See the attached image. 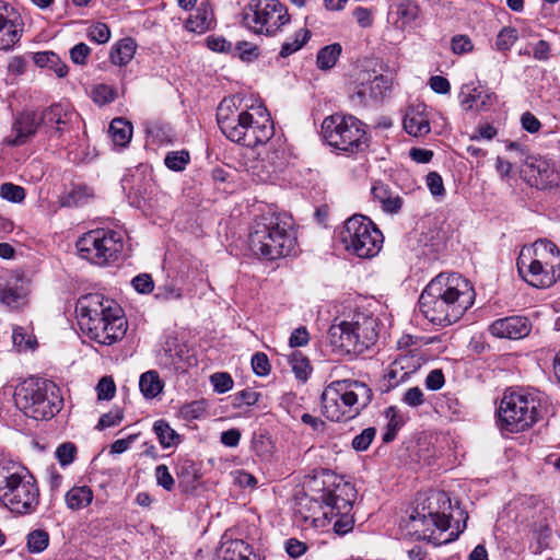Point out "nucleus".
<instances>
[{
    "label": "nucleus",
    "instance_id": "f3484780",
    "mask_svg": "<svg viewBox=\"0 0 560 560\" xmlns=\"http://www.w3.org/2000/svg\"><path fill=\"white\" fill-rule=\"evenodd\" d=\"M410 521L416 532L421 530V537L429 540H435V537H433L435 530L442 533L452 527L451 516L444 512L433 511L431 505L427 513L416 511V514L410 515Z\"/></svg>",
    "mask_w": 560,
    "mask_h": 560
},
{
    "label": "nucleus",
    "instance_id": "ea45409f",
    "mask_svg": "<svg viewBox=\"0 0 560 560\" xmlns=\"http://www.w3.org/2000/svg\"><path fill=\"white\" fill-rule=\"evenodd\" d=\"M289 363L295 377L302 382H305L311 373V365L308 359L300 351H294L289 357Z\"/></svg>",
    "mask_w": 560,
    "mask_h": 560
},
{
    "label": "nucleus",
    "instance_id": "bf43d9fd",
    "mask_svg": "<svg viewBox=\"0 0 560 560\" xmlns=\"http://www.w3.org/2000/svg\"><path fill=\"white\" fill-rule=\"evenodd\" d=\"M196 475L195 464L189 459H179L176 465V476L189 481Z\"/></svg>",
    "mask_w": 560,
    "mask_h": 560
},
{
    "label": "nucleus",
    "instance_id": "4d7b16f0",
    "mask_svg": "<svg viewBox=\"0 0 560 560\" xmlns=\"http://www.w3.org/2000/svg\"><path fill=\"white\" fill-rule=\"evenodd\" d=\"M538 174V180L542 188H552L559 186L560 176L556 171L544 168L539 170Z\"/></svg>",
    "mask_w": 560,
    "mask_h": 560
},
{
    "label": "nucleus",
    "instance_id": "7ed1b4c3",
    "mask_svg": "<svg viewBox=\"0 0 560 560\" xmlns=\"http://www.w3.org/2000/svg\"><path fill=\"white\" fill-rule=\"evenodd\" d=\"M249 246L255 255L269 260L289 256L296 246L291 220L275 214L256 220L249 233Z\"/></svg>",
    "mask_w": 560,
    "mask_h": 560
},
{
    "label": "nucleus",
    "instance_id": "37998d69",
    "mask_svg": "<svg viewBox=\"0 0 560 560\" xmlns=\"http://www.w3.org/2000/svg\"><path fill=\"white\" fill-rule=\"evenodd\" d=\"M330 520H335L332 528L338 535H345L352 530L354 525V518L351 512L339 513L338 515L328 516Z\"/></svg>",
    "mask_w": 560,
    "mask_h": 560
},
{
    "label": "nucleus",
    "instance_id": "a19ab883",
    "mask_svg": "<svg viewBox=\"0 0 560 560\" xmlns=\"http://www.w3.org/2000/svg\"><path fill=\"white\" fill-rule=\"evenodd\" d=\"M12 341L19 351L33 350L37 345L36 338L23 327L13 329Z\"/></svg>",
    "mask_w": 560,
    "mask_h": 560
},
{
    "label": "nucleus",
    "instance_id": "e2e57ef3",
    "mask_svg": "<svg viewBox=\"0 0 560 560\" xmlns=\"http://www.w3.org/2000/svg\"><path fill=\"white\" fill-rule=\"evenodd\" d=\"M402 401L410 407H419L424 402L423 392L419 387H411L404 394Z\"/></svg>",
    "mask_w": 560,
    "mask_h": 560
},
{
    "label": "nucleus",
    "instance_id": "6ab92c4d",
    "mask_svg": "<svg viewBox=\"0 0 560 560\" xmlns=\"http://www.w3.org/2000/svg\"><path fill=\"white\" fill-rule=\"evenodd\" d=\"M79 114L67 104H55L45 109L40 115V124L52 128L56 132H63L78 124Z\"/></svg>",
    "mask_w": 560,
    "mask_h": 560
},
{
    "label": "nucleus",
    "instance_id": "423d86ee",
    "mask_svg": "<svg viewBox=\"0 0 560 560\" xmlns=\"http://www.w3.org/2000/svg\"><path fill=\"white\" fill-rule=\"evenodd\" d=\"M378 338V322L371 314L355 313L349 320L332 324L327 340L332 351L340 354H360Z\"/></svg>",
    "mask_w": 560,
    "mask_h": 560
},
{
    "label": "nucleus",
    "instance_id": "8fccbe9b",
    "mask_svg": "<svg viewBox=\"0 0 560 560\" xmlns=\"http://www.w3.org/2000/svg\"><path fill=\"white\" fill-rule=\"evenodd\" d=\"M77 456V446L71 442L60 444L56 450V457L61 466L70 465Z\"/></svg>",
    "mask_w": 560,
    "mask_h": 560
},
{
    "label": "nucleus",
    "instance_id": "ddd939ff",
    "mask_svg": "<svg viewBox=\"0 0 560 560\" xmlns=\"http://www.w3.org/2000/svg\"><path fill=\"white\" fill-rule=\"evenodd\" d=\"M231 100H223L217 110V121L220 130L232 142L242 145L245 139L246 126L253 122V112L233 109Z\"/></svg>",
    "mask_w": 560,
    "mask_h": 560
},
{
    "label": "nucleus",
    "instance_id": "5701e85b",
    "mask_svg": "<svg viewBox=\"0 0 560 560\" xmlns=\"http://www.w3.org/2000/svg\"><path fill=\"white\" fill-rule=\"evenodd\" d=\"M27 294V281L23 277L14 275L4 287L0 288V302L11 308H18L26 303Z\"/></svg>",
    "mask_w": 560,
    "mask_h": 560
},
{
    "label": "nucleus",
    "instance_id": "774afa93",
    "mask_svg": "<svg viewBox=\"0 0 560 560\" xmlns=\"http://www.w3.org/2000/svg\"><path fill=\"white\" fill-rule=\"evenodd\" d=\"M306 550V545L295 538H291L285 542V551L292 558L301 557L302 555L305 553Z\"/></svg>",
    "mask_w": 560,
    "mask_h": 560
},
{
    "label": "nucleus",
    "instance_id": "c85d7f7f",
    "mask_svg": "<svg viewBox=\"0 0 560 560\" xmlns=\"http://www.w3.org/2000/svg\"><path fill=\"white\" fill-rule=\"evenodd\" d=\"M125 231L112 230L107 226V264L128 256L129 248L125 244Z\"/></svg>",
    "mask_w": 560,
    "mask_h": 560
},
{
    "label": "nucleus",
    "instance_id": "680f3d73",
    "mask_svg": "<svg viewBox=\"0 0 560 560\" xmlns=\"http://www.w3.org/2000/svg\"><path fill=\"white\" fill-rule=\"evenodd\" d=\"M205 411L201 401H192L182 407L180 415L186 420L198 419Z\"/></svg>",
    "mask_w": 560,
    "mask_h": 560
},
{
    "label": "nucleus",
    "instance_id": "6e6552de",
    "mask_svg": "<svg viewBox=\"0 0 560 560\" xmlns=\"http://www.w3.org/2000/svg\"><path fill=\"white\" fill-rule=\"evenodd\" d=\"M15 405L26 417L48 420L59 412L62 397L57 385L48 380H27L14 395Z\"/></svg>",
    "mask_w": 560,
    "mask_h": 560
},
{
    "label": "nucleus",
    "instance_id": "69168bd1",
    "mask_svg": "<svg viewBox=\"0 0 560 560\" xmlns=\"http://www.w3.org/2000/svg\"><path fill=\"white\" fill-rule=\"evenodd\" d=\"M90 54V48L84 43H79L70 49V58L75 65H84Z\"/></svg>",
    "mask_w": 560,
    "mask_h": 560
},
{
    "label": "nucleus",
    "instance_id": "c03bdc74",
    "mask_svg": "<svg viewBox=\"0 0 560 560\" xmlns=\"http://www.w3.org/2000/svg\"><path fill=\"white\" fill-rule=\"evenodd\" d=\"M517 38H518V34L514 27H510V26L503 27L497 36V40H495L497 49L498 50H509L514 45V43L516 42Z\"/></svg>",
    "mask_w": 560,
    "mask_h": 560
},
{
    "label": "nucleus",
    "instance_id": "7c9ffc66",
    "mask_svg": "<svg viewBox=\"0 0 560 560\" xmlns=\"http://www.w3.org/2000/svg\"><path fill=\"white\" fill-rule=\"evenodd\" d=\"M139 388L147 399H153L160 395L164 388V383L154 370L141 374L139 378Z\"/></svg>",
    "mask_w": 560,
    "mask_h": 560
},
{
    "label": "nucleus",
    "instance_id": "c9c22d12",
    "mask_svg": "<svg viewBox=\"0 0 560 560\" xmlns=\"http://www.w3.org/2000/svg\"><path fill=\"white\" fill-rule=\"evenodd\" d=\"M212 21V11L205 4H201L197 13L187 20L186 27L190 32L201 34L211 27Z\"/></svg>",
    "mask_w": 560,
    "mask_h": 560
},
{
    "label": "nucleus",
    "instance_id": "2f4dec72",
    "mask_svg": "<svg viewBox=\"0 0 560 560\" xmlns=\"http://www.w3.org/2000/svg\"><path fill=\"white\" fill-rule=\"evenodd\" d=\"M419 13L420 9L415 2L410 0H402L397 5L398 18L396 25L402 31L411 28L413 23L418 20Z\"/></svg>",
    "mask_w": 560,
    "mask_h": 560
},
{
    "label": "nucleus",
    "instance_id": "72a5a7b5",
    "mask_svg": "<svg viewBox=\"0 0 560 560\" xmlns=\"http://www.w3.org/2000/svg\"><path fill=\"white\" fill-rule=\"evenodd\" d=\"M93 500V492L88 486L71 488L66 493L67 506L71 510H80L88 506Z\"/></svg>",
    "mask_w": 560,
    "mask_h": 560
},
{
    "label": "nucleus",
    "instance_id": "412c9836",
    "mask_svg": "<svg viewBox=\"0 0 560 560\" xmlns=\"http://www.w3.org/2000/svg\"><path fill=\"white\" fill-rule=\"evenodd\" d=\"M489 330L494 337L521 339L529 334L530 324L526 317L509 316L494 320Z\"/></svg>",
    "mask_w": 560,
    "mask_h": 560
},
{
    "label": "nucleus",
    "instance_id": "cd10ccee",
    "mask_svg": "<svg viewBox=\"0 0 560 560\" xmlns=\"http://www.w3.org/2000/svg\"><path fill=\"white\" fill-rule=\"evenodd\" d=\"M259 163H261V174H259L260 179L266 180L270 178L272 173L280 171L284 166V148H272L271 144L269 150L266 152L265 156L260 160Z\"/></svg>",
    "mask_w": 560,
    "mask_h": 560
},
{
    "label": "nucleus",
    "instance_id": "c756f323",
    "mask_svg": "<svg viewBox=\"0 0 560 560\" xmlns=\"http://www.w3.org/2000/svg\"><path fill=\"white\" fill-rule=\"evenodd\" d=\"M32 59L37 67L52 70L58 78H65L68 74V66L54 51L35 52Z\"/></svg>",
    "mask_w": 560,
    "mask_h": 560
},
{
    "label": "nucleus",
    "instance_id": "79ce46f5",
    "mask_svg": "<svg viewBox=\"0 0 560 560\" xmlns=\"http://www.w3.org/2000/svg\"><path fill=\"white\" fill-rule=\"evenodd\" d=\"M189 153L185 150H182L168 152L164 162L170 170L179 172L185 170L186 165L189 163Z\"/></svg>",
    "mask_w": 560,
    "mask_h": 560
},
{
    "label": "nucleus",
    "instance_id": "a211bd4d",
    "mask_svg": "<svg viewBox=\"0 0 560 560\" xmlns=\"http://www.w3.org/2000/svg\"><path fill=\"white\" fill-rule=\"evenodd\" d=\"M104 241L105 232L103 230L89 231L77 242L79 256L91 264L103 266L105 264Z\"/></svg>",
    "mask_w": 560,
    "mask_h": 560
},
{
    "label": "nucleus",
    "instance_id": "473e14b6",
    "mask_svg": "<svg viewBox=\"0 0 560 560\" xmlns=\"http://www.w3.org/2000/svg\"><path fill=\"white\" fill-rule=\"evenodd\" d=\"M137 45L133 39L127 37L120 39L110 50V60L114 65L125 66L135 56Z\"/></svg>",
    "mask_w": 560,
    "mask_h": 560
},
{
    "label": "nucleus",
    "instance_id": "864d4df0",
    "mask_svg": "<svg viewBox=\"0 0 560 560\" xmlns=\"http://www.w3.org/2000/svg\"><path fill=\"white\" fill-rule=\"evenodd\" d=\"M259 394L252 389H244L233 396V406L242 408L244 406H253L258 401Z\"/></svg>",
    "mask_w": 560,
    "mask_h": 560
},
{
    "label": "nucleus",
    "instance_id": "a18cd8bd",
    "mask_svg": "<svg viewBox=\"0 0 560 560\" xmlns=\"http://www.w3.org/2000/svg\"><path fill=\"white\" fill-rule=\"evenodd\" d=\"M184 296L183 289L177 287L173 282H167L161 287H159L158 292L155 294V299L162 302L171 301V300H182Z\"/></svg>",
    "mask_w": 560,
    "mask_h": 560
},
{
    "label": "nucleus",
    "instance_id": "9d476101",
    "mask_svg": "<svg viewBox=\"0 0 560 560\" xmlns=\"http://www.w3.org/2000/svg\"><path fill=\"white\" fill-rule=\"evenodd\" d=\"M340 240L347 252L360 258L376 256L384 241L382 232L363 215H353L345 222Z\"/></svg>",
    "mask_w": 560,
    "mask_h": 560
},
{
    "label": "nucleus",
    "instance_id": "f8f14e48",
    "mask_svg": "<svg viewBox=\"0 0 560 560\" xmlns=\"http://www.w3.org/2000/svg\"><path fill=\"white\" fill-rule=\"evenodd\" d=\"M101 293L81 296L75 306L80 329L101 347L105 345V307Z\"/></svg>",
    "mask_w": 560,
    "mask_h": 560
},
{
    "label": "nucleus",
    "instance_id": "9b49d317",
    "mask_svg": "<svg viewBox=\"0 0 560 560\" xmlns=\"http://www.w3.org/2000/svg\"><path fill=\"white\" fill-rule=\"evenodd\" d=\"M242 21L255 34L275 36L289 23L290 15L279 0H250L243 10Z\"/></svg>",
    "mask_w": 560,
    "mask_h": 560
},
{
    "label": "nucleus",
    "instance_id": "0eeeda50",
    "mask_svg": "<svg viewBox=\"0 0 560 560\" xmlns=\"http://www.w3.org/2000/svg\"><path fill=\"white\" fill-rule=\"evenodd\" d=\"M544 397L538 392L506 390L498 410L500 429L514 433L529 429L542 417Z\"/></svg>",
    "mask_w": 560,
    "mask_h": 560
},
{
    "label": "nucleus",
    "instance_id": "4468645a",
    "mask_svg": "<svg viewBox=\"0 0 560 560\" xmlns=\"http://www.w3.org/2000/svg\"><path fill=\"white\" fill-rule=\"evenodd\" d=\"M320 500L324 503V516L328 518V516L339 513L352 512L353 503L357 500V490L348 481H334L323 489Z\"/></svg>",
    "mask_w": 560,
    "mask_h": 560
},
{
    "label": "nucleus",
    "instance_id": "1a4fd4ad",
    "mask_svg": "<svg viewBox=\"0 0 560 560\" xmlns=\"http://www.w3.org/2000/svg\"><path fill=\"white\" fill-rule=\"evenodd\" d=\"M325 141L332 148L349 153H359L369 147L364 124L354 116L331 115L322 124Z\"/></svg>",
    "mask_w": 560,
    "mask_h": 560
},
{
    "label": "nucleus",
    "instance_id": "2eb2a0df",
    "mask_svg": "<svg viewBox=\"0 0 560 560\" xmlns=\"http://www.w3.org/2000/svg\"><path fill=\"white\" fill-rule=\"evenodd\" d=\"M252 110H254L253 122L246 126L244 130L246 135L242 143V145L248 148L268 142L275 133L273 122L266 107L259 105L252 107Z\"/></svg>",
    "mask_w": 560,
    "mask_h": 560
},
{
    "label": "nucleus",
    "instance_id": "09e8293b",
    "mask_svg": "<svg viewBox=\"0 0 560 560\" xmlns=\"http://www.w3.org/2000/svg\"><path fill=\"white\" fill-rule=\"evenodd\" d=\"M210 382L214 388V392L219 394H224L232 389L233 387V378L229 373L218 372L210 376Z\"/></svg>",
    "mask_w": 560,
    "mask_h": 560
},
{
    "label": "nucleus",
    "instance_id": "0e129e2a",
    "mask_svg": "<svg viewBox=\"0 0 560 560\" xmlns=\"http://www.w3.org/2000/svg\"><path fill=\"white\" fill-rule=\"evenodd\" d=\"M310 341V335L305 327L301 326L294 329L289 338V346L291 348L306 346Z\"/></svg>",
    "mask_w": 560,
    "mask_h": 560
},
{
    "label": "nucleus",
    "instance_id": "5fc2aeb1",
    "mask_svg": "<svg viewBox=\"0 0 560 560\" xmlns=\"http://www.w3.org/2000/svg\"><path fill=\"white\" fill-rule=\"evenodd\" d=\"M131 283L133 289L141 294L151 293L154 289L153 279L149 273H140L136 276Z\"/></svg>",
    "mask_w": 560,
    "mask_h": 560
},
{
    "label": "nucleus",
    "instance_id": "de8ad7c7",
    "mask_svg": "<svg viewBox=\"0 0 560 560\" xmlns=\"http://www.w3.org/2000/svg\"><path fill=\"white\" fill-rule=\"evenodd\" d=\"M376 435V429L373 427L364 429L360 434L355 435L352 440V447L357 452L366 451Z\"/></svg>",
    "mask_w": 560,
    "mask_h": 560
},
{
    "label": "nucleus",
    "instance_id": "58836bf2",
    "mask_svg": "<svg viewBox=\"0 0 560 560\" xmlns=\"http://www.w3.org/2000/svg\"><path fill=\"white\" fill-rule=\"evenodd\" d=\"M49 545V534L44 529H34L26 535V548L31 553L43 552Z\"/></svg>",
    "mask_w": 560,
    "mask_h": 560
},
{
    "label": "nucleus",
    "instance_id": "393cba45",
    "mask_svg": "<svg viewBox=\"0 0 560 560\" xmlns=\"http://www.w3.org/2000/svg\"><path fill=\"white\" fill-rule=\"evenodd\" d=\"M95 197L94 189L85 184H73L59 198L61 207L74 208L89 203Z\"/></svg>",
    "mask_w": 560,
    "mask_h": 560
},
{
    "label": "nucleus",
    "instance_id": "b1692460",
    "mask_svg": "<svg viewBox=\"0 0 560 560\" xmlns=\"http://www.w3.org/2000/svg\"><path fill=\"white\" fill-rule=\"evenodd\" d=\"M128 330L124 310L115 302L107 304V346L120 341Z\"/></svg>",
    "mask_w": 560,
    "mask_h": 560
},
{
    "label": "nucleus",
    "instance_id": "4be33fe9",
    "mask_svg": "<svg viewBox=\"0 0 560 560\" xmlns=\"http://www.w3.org/2000/svg\"><path fill=\"white\" fill-rule=\"evenodd\" d=\"M40 124V117L33 112L23 113L14 122L12 133L5 139L10 145H22L32 138Z\"/></svg>",
    "mask_w": 560,
    "mask_h": 560
},
{
    "label": "nucleus",
    "instance_id": "052dcab7",
    "mask_svg": "<svg viewBox=\"0 0 560 560\" xmlns=\"http://www.w3.org/2000/svg\"><path fill=\"white\" fill-rule=\"evenodd\" d=\"M427 186L433 196H443L445 192L443 179L436 172L427 175Z\"/></svg>",
    "mask_w": 560,
    "mask_h": 560
},
{
    "label": "nucleus",
    "instance_id": "39448f33",
    "mask_svg": "<svg viewBox=\"0 0 560 560\" xmlns=\"http://www.w3.org/2000/svg\"><path fill=\"white\" fill-rule=\"evenodd\" d=\"M372 397L371 388L362 382L335 381L322 394L323 413L331 421H347L365 408Z\"/></svg>",
    "mask_w": 560,
    "mask_h": 560
},
{
    "label": "nucleus",
    "instance_id": "20e7f679",
    "mask_svg": "<svg viewBox=\"0 0 560 560\" xmlns=\"http://www.w3.org/2000/svg\"><path fill=\"white\" fill-rule=\"evenodd\" d=\"M520 276L532 287H551L560 278V250L548 240L524 246L517 258Z\"/></svg>",
    "mask_w": 560,
    "mask_h": 560
},
{
    "label": "nucleus",
    "instance_id": "f704fd0d",
    "mask_svg": "<svg viewBox=\"0 0 560 560\" xmlns=\"http://www.w3.org/2000/svg\"><path fill=\"white\" fill-rule=\"evenodd\" d=\"M153 431L164 448L176 446L180 442L179 434L163 419L154 422Z\"/></svg>",
    "mask_w": 560,
    "mask_h": 560
},
{
    "label": "nucleus",
    "instance_id": "3c124183",
    "mask_svg": "<svg viewBox=\"0 0 560 560\" xmlns=\"http://www.w3.org/2000/svg\"><path fill=\"white\" fill-rule=\"evenodd\" d=\"M154 476L156 483L166 491H172L175 487V480L171 475L168 467L164 464L155 467Z\"/></svg>",
    "mask_w": 560,
    "mask_h": 560
},
{
    "label": "nucleus",
    "instance_id": "f257e3e1",
    "mask_svg": "<svg viewBox=\"0 0 560 560\" xmlns=\"http://www.w3.org/2000/svg\"><path fill=\"white\" fill-rule=\"evenodd\" d=\"M475 296L468 279L456 272H441L420 294L419 311L432 324L445 327L463 317Z\"/></svg>",
    "mask_w": 560,
    "mask_h": 560
},
{
    "label": "nucleus",
    "instance_id": "f03ea898",
    "mask_svg": "<svg viewBox=\"0 0 560 560\" xmlns=\"http://www.w3.org/2000/svg\"><path fill=\"white\" fill-rule=\"evenodd\" d=\"M0 501L11 512L25 515L39 504V489L33 474L19 462L0 460Z\"/></svg>",
    "mask_w": 560,
    "mask_h": 560
},
{
    "label": "nucleus",
    "instance_id": "603ef678",
    "mask_svg": "<svg viewBox=\"0 0 560 560\" xmlns=\"http://www.w3.org/2000/svg\"><path fill=\"white\" fill-rule=\"evenodd\" d=\"M482 97V92L477 89H468L467 86L462 88L459 93L460 105L466 109L470 110L476 108L477 102Z\"/></svg>",
    "mask_w": 560,
    "mask_h": 560
},
{
    "label": "nucleus",
    "instance_id": "4c0bfd02",
    "mask_svg": "<svg viewBox=\"0 0 560 560\" xmlns=\"http://www.w3.org/2000/svg\"><path fill=\"white\" fill-rule=\"evenodd\" d=\"M311 32L307 28H300L293 34V37L285 40L280 50V56L287 58L300 50L310 39Z\"/></svg>",
    "mask_w": 560,
    "mask_h": 560
},
{
    "label": "nucleus",
    "instance_id": "6e6d98bb",
    "mask_svg": "<svg viewBox=\"0 0 560 560\" xmlns=\"http://www.w3.org/2000/svg\"><path fill=\"white\" fill-rule=\"evenodd\" d=\"M253 371L258 376H265L270 371L268 357L262 352H257L252 358Z\"/></svg>",
    "mask_w": 560,
    "mask_h": 560
},
{
    "label": "nucleus",
    "instance_id": "dca6fc26",
    "mask_svg": "<svg viewBox=\"0 0 560 560\" xmlns=\"http://www.w3.org/2000/svg\"><path fill=\"white\" fill-rule=\"evenodd\" d=\"M22 26L18 11L4 1H0V50H9L20 42Z\"/></svg>",
    "mask_w": 560,
    "mask_h": 560
},
{
    "label": "nucleus",
    "instance_id": "49530a36",
    "mask_svg": "<svg viewBox=\"0 0 560 560\" xmlns=\"http://www.w3.org/2000/svg\"><path fill=\"white\" fill-rule=\"evenodd\" d=\"M0 196L11 202H22L25 198V190L12 183H4L0 186Z\"/></svg>",
    "mask_w": 560,
    "mask_h": 560
},
{
    "label": "nucleus",
    "instance_id": "a878e982",
    "mask_svg": "<svg viewBox=\"0 0 560 560\" xmlns=\"http://www.w3.org/2000/svg\"><path fill=\"white\" fill-rule=\"evenodd\" d=\"M132 133V124L122 117L114 118L107 128V135L115 148H126L131 141Z\"/></svg>",
    "mask_w": 560,
    "mask_h": 560
},
{
    "label": "nucleus",
    "instance_id": "338daca9",
    "mask_svg": "<svg viewBox=\"0 0 560 560\" xmlns=\"http://www.w3.org/2000/svg\"><path fill=\"white\" fill-rule=\"evenodd\" d=\"M385 415H386V418L388 419L387 428L390 429L392 431L398 432V430L404 424V419L399 415V411L397 410V408L394 406L388 407L385 411Z\"/></svg>",
    "mask_w": 560,
    "mask_h": 560
},
{
    "label": "nucleus",
    "instance_id": "e433bc0d",
    "mask_svg": "<svg viewBox=\"0 0 560 560\" xmlns=\"http://www.w3.org/2000/svg\"><path fill=\"white\" fill-rule=\"evenodd\" d=\"M341 45L334 43L319 49L316 57L317 68L320 70L331 69L341 55Z\"/></svg>",
    "mask_w": 560,
    "mask_h": 560
},
{
    "label": "nucleus",
    "instance_id": "13d9d810",
    "mask_svg": "<svg viewBox=\"0 0 560 560\" xmlns=\"http://www.w3.org/2000/svg\"><path fill=\"white\" fill-rule=\"evenodd\" d=\"M232 556H237L241 560H256L253 549L243 540H233Z\"/></svg>",
    "mask_w": 560,
    "mask_h": 560
},
{
    "label": "nucleus",
    "instance_id": "aec40b11",
    "mask_svg": "<svg viewBox=\"0 0 560 560\" xmlns=\"http://www.w3.org/2000/svg\"><path fill=\"white\" fill-rule=\"evenodd\" d=\"M370 77V73L364 72L363 81L355 86L350 95V100L355 106H365L369 101H377L383 95V91L387 89V81L383 75H374L372 80Z\"/></svg>",
    "mask_w": 560,
    "mask_h": 560
},
{
    "label": "nucleus",
    "instance_id": "bb28decb",
    "mask_svg": "<svg viewBox=\"0 0 560 560\" xmlns=\"http://www.w3.org/2000/svg\"><path fill=\"white\" fill-rule=\"evenodd\" d=\"M405 130L413 137L427 136L430 130V122L424 110L419 108H409L404 118Z\"/></svg>",
    "mask_w": 560,
    "mask_h": 560
}]
</instances>
